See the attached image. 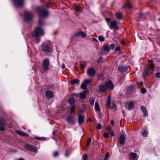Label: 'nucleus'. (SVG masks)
Listing matches in <instances>:
<instances>
[{"instance_id": "41", "label": "nucleus", "mask_w": 160, "mask_h": 160, "mask_svg": "<svg viewBox=\"0 0 160 160\" xmlns=\"http://www.w3.org/2000/svg\"><path fill=\"white\" fill-rule=\"evenodd\" d=\"M142 135L144 137H147L148 135V133L145 130L143 131L142 132Z\"/></svg>"}, {"instance_id": "32", "label": "nucleus", "mask_w": 160, "mask_h": 160, "mask_svg": "<svg viewBox=\"0 0 160 160\" xmlns=\"http://www.w3.org/2000/svg\"><path fill=\"white\" fill-rule=\"evenodd\" d=\"M126 7L127 8H132V5L129 3H126L124 6H123V7Z\"/></svg>"}, {"instance_id": "5", "label": "nucleus", "mask_w": 160, "mask_h": 160, "mask_svg": "<svg viewBox=\"0 0 160 160\" xmlns=\"http://www.w3.org/2000/svg\"><path fill=\"white\" fill-rule=\"evenodd\" d=\"M33 17V14L31 12H26L24 13V20L26 22L31 20Z\"/></svg>"}, {"instance_id": "33", "label": "nucleus", "mask_w": 160, "mask_h": 160, "mask_svg": "<svg viewBox=\"0 0 160 160\" xmlns=\"http://www.w3.org/2000/svg\"><path fill=\"white\" fill-rule=\"evenodd\" d=\"M35 138L37 140H44L45 138L44 137H38L37 136H35Z\"/></svg>"}, {"instance_id": "28", "label": "nucleus", "mask_w": 160, "mask_h": 160, "mask_svg": "<svg viewBox=\"0 0 160 160\" xmlns=\"http://www.w3.org/2000/svg\"><path fill=\"white\" fill-rule=\"evenodd\" d=\"M5 124V119L3 118H0V125L3 126Z\"/></svg>"}, {"instance_id": "60", "label": "nucleus", "mask_w": 160, "mask_h": 160, "mask_svg": "<svg viewBox=\"0 0 160 160\" xmlns=\"http://www.w3.org/2000/svg\"><path fill=\"white\" fill-rule=\"evenodd\" d=\"M120 50V48L118 47H116L115 49V51H119Z\"/></svg>"}, {"instance_id": "1", "label": "nucleus", "mask_w": 160, "mask_h": 160, "mask_svg": "<svg viewBox=\"0 0 160 160\" xmlns=\"http://www.w3.org/2000/svg\"><path fill=\"white\" fill-rule=\"evenodd\" d=\"M36 10L39 18L38 21L39 25H42L43 24V22L41 21L40 20V18L47 17L49 13L46 10L43 9L42 7L38 8L36 9Z\"/></svg>"}, {"instance_id": "6", "label": "nucleus", "mask_w": 160, "mask_h": 160, "mask_svg": "<svg viewBox=\"0 0 160 160\" xmlns=\"http://www.w3.org/2000/svg\"><path fill=\"white\" fill-rule=\"evenodd\" d=\"M108 26L109 29L111 30L113 29L117 30L118 28L117 23L115 20L111 22L109 24H108Z\"/></svg>"}, {"instance_id": "25", "label": "nucleus", "mask_w": 160, "mask_h": 160, "mask_svg": "<svg viewBox=\"0 0 160 160\" xmlns=\"http://www.w3.org/2000/svg\"><path fill=\"white\" fill-rule=\"evenodd\" d=\"M73 9L76 11H82L80 8L78 6L76 5H74Z\"/></svg>"}, {"instance_id": "56", "label": "nucleus", "mask_w": 160, "mask_h": 160, "mask_svg": "<svg viewBox=\"0 0 160 160\" xmlns=\"http://www.w3.org/2000/svg\"><path fill=\"white\" fill-rule=\"evenodd\" d=\"M134 86L133 85L130 86L129 87V89H134Z\"/></svg>"}, {"instance_id": "18", "label": "nucleus", "mask_w": 160, "mask_h": 160, "mask_svg": "<svg viewBox=\"0 0 160 160\" xmlns=\"http://www.w3.org/2000/svg\"><path fill=\"white\" fill-rule=\"evenodd\" d=\"M148 62L150 63L149 64V68L151 70L153 71L155 67V65L153 63V61L152 60H149Z\"/></svg>"}, {"instance_id": "22", "label": "nucleus", "mask_w": 160, "mask_h": 160, "mask_svg": "<svg viewBox=\"0 0 160 160\" xmlns=\"http://www.w3.org/2000/svg\"><path fill=\"white\" fill-rule=\"evenodd\" d=\"M130 158L131 160H134L137 157V154L134 152H132L129 154Z\"/></svg>"}, {"instance_id": "54", "label": "nucleus", "mask_w": 160, "mask_h": 160, "mask_svg": "<svg viewBox=\"0 0 160 160\" xmlns=\"http://www.w3.org/2000/svg\"><path fill=\"white\" fill-rule=\"evenodd\" d=\"M5 130V128L3 126L2 127L0 126V131H4Z\"/></svg>"}, {"instance_id": "8", "label": "nucleus", "mask_w": 160, "mask_h": 160, "mask_svg": "<svg viewBox=\"0 0 160 160\" xmlns=\"http://www.w3.org/2000/svg\"><path fill=\"white\" fill-rule=\"evenodd\" d=\"M25 148L31 152H37L38 150L37 147L36 146L32 145L27 144L25 146Z\"/></svg>"}, {"instance_id": "31", "label": "nucleus", "mask_w": 160, "mask_h": 160, "mask_svg": "<svg viewBox=\"0 0 160 160\" xmlns=\"http://www.w3.org/2000/svg\"><path fill=\"white\" fill-rule=\"evenodd\" d=\"M89 100L90 101V103L91 105L92 106H93L94 103L95 99L91 97L89 98Z\"/></svg>"}, {"instance_id": "9", "label": "nucleus", "mask_w": 160, "mask_h": 160, "mask_svg": "<svg viewBox=\"0 0 160 160\" xmlns=\"http://www.w3.org/2000/svg\"><path fill=\"white\" fill-rule=\"evenodd\" d=\"M67 120L68 122L70 124H73L76 121L77 119L74 118V116H69L67 117Z\"/></svg>"}, {"instance_id": "36", "label": "nucleus", "mask_w": 160, "mask_h": 160, "mask_svg": "<svg viewBox=\"0 0 160 160\" xmlns=\"http://www.w3.org/2000/svg\"><path fill=\"white\" fill-rule=\"evenodd\" d=\"M109 48L110 49V50H112L113 49L115 46V45L113 43H111L110 44L109 46Z\"/></svg>"}, {"instance_id": "61", "label": "nucleus", "mask_w": 160, "mask_h": 160, "mask_svg": "<svg viewBox=\"0 0 160 160\" xmlns=\"http://www.w3.org/2000/svg\"><path fill=\"white\" fill-rule=\"evenodd\" d=\"M61 68H65V65L63 63L62 64Z\"/></svg>"}, {"instance_id": "27", "label": "nucleus", "mask_w": 160, "mask_h": 160, "mask_svg": "<svg viewBox=\"0 0 160 160\" xmlns=\"http://www.w3.org/2000/svg\"><path fill=\"white\" fill-rule=\"evenodd\" d=\"M128 110H132L133 108L134 104L132 102H130L128 104Z\"/></svg>"}, {"instance_id": "26", "label": "nucleus", "mask_w": 160, "mask_h": 160, "mask_svg": "<svg viewBox=\"0 0 160 160\" xmlns=\"http://www.w3.org/2000/svg\"><path fill=\"white\" fill-rule=\"evenodd\" d=\"M95 109L97 111H100V108L99 103L97 102H96L95 103Z\"/></svg>"}, {"instance_id": "21", "label": "nucleus", "mask_w": 160, "mask_h": 160, "mask_svg": "<svg viewBox=\"0 0 160 160\" xmlns=\"http://www.w3.org/2000/svg\"><path fill=\"white\" fill-rule=\"evenodd\" d=\"M127 69L126 67L124 66H120L118 68V70L121 72H125Z\"/></svg>"}, {"instance_id": "37", "label": "nucleus", "mask_w": 160, "mask_h": 160, "mask_svg": "<svg viewBox=\"0 0 160 160\" xmlns=\"http://www.w3.org/2000/svg\"><path fill=\"white\" fill-rule=\"evenodd\" d=\"M109 48V47L108 45L105 46L103 47V49L105 51L108 52L110 50V49Z\"/></svg>"}, {"instance_id": "29", "label": "nucleus", "mask_w": 160, "mask_h": 160, "mask_svg": "<svg viewBox=\"0 0 160 160\" xmlns=\"http://www.w3.org/2000/svg\"><path fill=\"white\" fill-rule=\"evenodd\" d=\"M116 16L117 18L118 19H121L122 18V15L121 13L120 12L116 13Z\"/></svg>"}, {"instance_id": "16", "label": "nucleus", "mask_w": 160, "mask_h": 160, "mask_svg": "<svg viewBox=\"0 0 160 160\" xmlns=\"http://www.w3.org/2000/svg\"><path fill=\"white\" fill-rule=\"evenodd\" d=\"M125 141V137L124 134H121L120 135L119 138V142L120 144L121 145L124 144Z\"/></svg>"}, {"instance_id": "50", "label": "nucleus", "mask_w": 160, "mask_h": 160, "mask_svg": "<svg viewBox=\"0 0 160 160\" xmlns=\"http://www.w3.org/2000/svg\"><path fill=\"white\" fill-rule=\"evenodd\" d=\"M22 136H29V134L27 133L23 132H22Z\"/></svg>"}, {"instance_id": "52", "label": "nucleus", "mask_w": 160, "mask_h": 160, "mask_svg": "<svg viewBox=\"0 0 160 160\" xmlns=\"http://www.w3.org/2000/svg\"><path fill=\"white\" fill-rule=\"evenodd\" d=\"M88 158V156L87 154H85L83 157V160H87Z\"/></svg>"}, {"instance_id": "42", "label": "nucleus", "mask_w": 160, "mask_h": 160, "mask_svg": "<svg viewBox=\"0 0 160 160\" xmlns=\"http://www.w3.org/2000/svg\"><path fill=\"white\" fill-rule=\"evenodd\" d=\"M102 128V126L99 123H98L97 126L96 128L98 129H101Z\"/></svg>"}, {"instance_id": "59", "label": "nucleus", "mask_w": 160, "mask_h": 160, "mask_svg": "<svg viewBox=\"0 0 160 160\" xmlns=\"http://www.w3.org/2000/svg\"><path fill=\"white\" fill-rule=\"evenodd\" d=\"M138 84L139 85L141 86L143 84V82H138Z\"/></svg>"}, {"instance_id": "63", "label": "nucleus", "mask_w": 160, "mask_h": 160, "mask_svg": "<svg viewBox=\"0 0 160 160\" xmlns=\"http://www.w3.org/2000/svg\"><path fill=\"white\" fill-rule=\"evenodd\" d=\"M146 91H141V92L142 94L145 93Z\"/></svg>"}, {"instance_id": "20", "label": "nucleus", "mask_w": 160, "mask_h": 160, "mask_svg": "<svg viewBox=\"0 0 160 160\" xmlns=\"http://www.w3.org/2000/svg\"><path fill=\"white\" fill-rule=\"evenodd\" d=\"M80 82V81L78 79H75L72 80L70 81V83L71 85H77Z\"/></svg>"}, {"instance_id": "24", "label": "nucleus", "mask_w": 160, "mask_h": 160, "mask_svg": "<svg viewBox=\"0 0 160 160\" xmlns=\"http://www.w3.org/2000/svg\"><path fill=\"white\" fill-rule=\"evenodd\" d=\"M69 103L71 105H72L74 104L75 102V100L74 98H71L68 100Z\"/></svg>"}, {"instance_id": "64", "label": "nucleus", "mask_w": 160, "mask_h": 160, "mask_svg": "<svg viewBox=\"0 0 160 160\" xmlns=\"http://www.w3.org/2000/svg\"><path fill=\"white\" fill-rule=\"evenodd\" d=\"M92 39L94 41H96V42H98L96 38H92Z\"/></svg>"}, {"instance_id": "17", "label": "nucleus", "mask_w": 160, "mask_h": 160, "mask_svg": "<svg viewBox=\"0 0 160 160\" xmlns=\"http://www.w3.org/2000/svg\"><path fill=\"white\" fill-rule=\"evenodd\" d=\"M140 108L142 112L143 113V116L145 117L146 116H148V112L147 110L145 107L143 106H141L140 107Z\"/></svg>"}, {"instance_id": "2", "label": "nucleus", "mask_w": 160, "mask_h": 160, "mask_svg": "<svg viewBox=\"0 0 160 160\" xmlns=\"http://www.w3.org/2000/svg\"><path fill=\"white\" fill-rule=\"evenodd\" d=\"M33 36L38 37L44 35V32L40 27H38L36 28L34 31L32 33Z\"/></svg>"}, {"instance_id": "23", "label": "nucleus", "mask_w": 160, "mask_h": 160, "mask_svg": "<svg viewBox=\"0 0 160 160\" xmlns=\"http://www.w3.org/2000/svg\"><path fill=\"white\" fill-rule=\"evenodd\" d=\"M151 73V72H150V70L147 69L146 67H145L144 68V71L143 73V74L146 76H148Z\"/></svg>"}, {"instance_id": "15", "label": "nucleus", "mask_w": 160, "mask_h": 160, "mask_svg": "<svg viewBox=\"0 0 160 160\" xmlns=\"http://www.w3.org/2000/svg\"><path fill=\"white\" fill-rule=\"evenodd\" d=\"M74 36L76 37H78L81 36L82 38H84L86 36V34L84 32L81 31L75 33L74 34Z\"/></svg>"}, {"instance_id": "13", "label": "nucleus", "mask_w": 160, "mask_h": 160, "mask_svg": "<svg viewBox=\"0 0 160 160\" xmlns=\"http://www.w3.org/2000/svg\"><path fill=\"white\" fill-rule=\"evenodd\" d=\"M78 115V124L80 125L83 123L84 121V118L81 113H79Z\"/></svg>"}, {"instance_id": "3", "label": "nucleus", "mask_w": 160, "mask_h": 160, "mask_svg": "<svg viewBox=\"0 0 160 160\" xmlns=\"http://www.w3.org/2000/svg\"><path fill=\"white\" fill-rule=\"evenodd\" d=\"M114 86L112 82L110 81L106 82L105 85H102L100 86L99 90H105L107 89H113Z\"/></svg>"}, {"instance_id": "43", "label": "nucleus", "mask_w": 160, "mask_h": 160, "mask_svg": "<svg viewBox=\"0 0 160 160\" xmlns=\"http://www.w3.org/2000/svg\"><path fill=\"white\" fill-rule=\"evenodd\" d=\"M75 108V106H72L71 107L70 111V113H72L73 112H74V110Z\"/></svg>"}, {"instance_id": "4", "label": "nucleus", "mask_w": 160, "mask_h": 160, "mask_svg": "<svg viewBox=\"0 0 160 160\" xmlns=\"http://www.w3.org/2000/svg\"><path fill=\"white\" fill-rule=\"evenodd\" d=\"M14 6L17 8H21L25 4L24 0H12Z\"/></svg>"}, {"instance_id": "40", "label": "nucleus", "mask_w": 160, "mask_h": 160, "mask_svg": "<svg viewBox=\"0 0 160 160\" xmlns=\"http://www.w3.org/2000/svg\"><path fill=\"white\" fill-rule=\"evenodd\" d=\"M126 94L128 97H130L132 94L131 91H127Z\"/></svg>"}, {"instance_id": "58", "label": "nucleus", "mask_w": 160, "mask_h": 160, "mask_svg": "<svg viewBox=\"0 0 160 160\" xmlns=\"http://www.w3.org/2000/svg\"><path fill=\"white\" fill-rule=\"evenodd\" d=\"M65 155L67 157H68L69 155L68 152L67 151H66V153L65 154Z\"/></svg>"}, {"instance_id": "49", "label": "nucleus", "mask_w": 160, "mask_h": 160, "mask_svg": "<svg viewBox=\"0 0 160 160\" xmlns=\"http://www.w3.org/2000/svg\"><path fill=\"white\" fill-rule=\"evenodd\" d=\"M103 136L104 138H108L109 137V134L107 133H105L103 134Z\"/></svg>"}, {"instance_id": "34", "label": "nucleus", "mask_w": 160, "mask_h": 160, "mask_svg": "<svg viewBox=\"0 0 160 160\" xmlns=\"http://www.w3.org/2000/svg\"><path fill=\"white\" fill-rule=\"evenodd\" d=\"M98 39L100 41L102 42H103L105 40L103 36H99L98 37Z\"/></svg>"}, {"instance_id": "11", "label": "nucleus", "mask_w": 160, "mask_h": 160, "mask_svg": "<svg viewBox=\"0 0 160 160\" xmlns=\"http://www.w3.org/2000/svg\"><path fill=\"white\" fill-rule=\"evenodd\" d=\"M42 48L43 51L45 52H50L51 51V48L46 44H43L42 46Z\"/></svg>"}, {"instance_id": "62", "label": "nucleus", "mask_w": 160, "mask_h": 160, "mask_svg": "<svg viewBox=\"0 0 160 160\" xmlns=\"http://www.w3.org/2000/svg\"><path fill=\"white\" fill-rule=\"evenodd\" d=\"M111 123L112 125H113L114 124V121L113 120H112L111 122Z\"/></svg>"}, {"instance_id": "57", "label": "nucleus", "mask_w": 160, "mask_h": 160, "mask_svg": "<svg viewBox=\"0 0 160 160\" xmlns=\"http://www.w3.org/2000/svg\"><path fill=\"white\" fill-rule=\"evenodd\" d=\"M106 91H98V93H101L102 92H105Z\"/></svg>"}, {"instance_id": "14", "label": "nucleus", "mask_w": 160, "mask_h": 160, "mask_svg": "<svg viewBox=\"0 0 160 160\" xmlns=\"http://www.w3.org/2000/svg\"><path fill=\"white\" fill-rule=\"evenodd\" d=\"M95 73V69L93 68H89L87 72V74L90 76H93Z\"/></svg>"}, {"instance_id": "30", "label": "nucleus", "mask_w": 160, "mask_h": 160, "mask_svg": "<svg viewBox=\"0 0 160 160\" xmlns=\"http://www.w3.org/2000/svg\"><path fill=\"white\" fill-rule=\"evenodd\" d=\"M98 80L103 81L104 79V77L102 74H99L98 75Z\"/></svg>"}, {"instance_id": "55", "label": "nucleus", "mask_w": 160, "mask_h": 160, "mask_svg": "<svg viewBox=\"0 0 160 160\" xmlns=\"http://www.w3.org/2000/svg\"><path fill=\"white\" fill-rule=\"evenodd\" d=\"M53 155L54 157H56L58 155V152H55L54 154Z\"/></svg>"}, {"instance_id": "39", "label": "nucleus", "mask_w": 160, "mask_h": 160, "mask_svg": "<svg viewBox=\"0 0 160 160\" xmlns=\"http://www.w3.org/2000/svg\"><path fill=\"white\" fill-rule=\"evenodd\" d=\"M159 72L156 73L155 74V76L157 78H160V68L159 69Z\"/></svg>"}, {"instance_id": "10", "label": "nucleus", "mask_w": 160, "mask_h": 160, "mask_svg": "<svg viewBox=\"0 0 160 160\" xmlns=\"http://www.w3.org/2000/svg\"><path fill=\"white\" fill-rule=\"evenodd\" d=\"M91 82V80L89 79L85 80L81 85V88L83 89H86L87 85L90 83Z\"/></svg>"}, {"instance_id": "46", "label": "nucleus", "mask_w": 160, "mask_h": 160, "mask_svg": "<svg viewBox=\"0 0 160 160\" xmlns=\"http://www.w3.org/2000/svg\"><path fill=\"white\" fill-rule=\"evenodd\" d=\"M80 67L82 69H83L85 68L84 64L81 63H80Z\"/></svg>"}, {"instance_id": "47", "label": "nucleus", "mask_w": 160, "mask_h": 160, "mask_svg": "<svg viewBox=\"0 0 160 160\" xmlns=\"http://www.w3.org/2000/svg\"><path fill=\"white\" fill-rule=\"evenodd\" d=\"M116 105L115 104V103H112V106L111 107H110V108L111 109L113 108H116Z\"/></svg>"}, {"instance_id": "35", "label": "nucleus", "mask_w": 160, "mask_h": 160, "mask_svg": "<svg viewBox=\"0 0 160 160\" xmlns=\"http://www.w3.org/2000/svg\"><path fill=\"white\" fill-rule=\"evenodd\" d=\"M110 102L111 99L110 98H108V101L107 102V105L108 108H110Z\"/></svg>"}, {"instance_id": "48", "label": "nucleus", "mask_w": 160, "mask_h": 160, "mask_svg": "<svg viewBox=\"0 0 160 160\" xmlns=\"http://www.w3.org/2000/svg\"><path fill=\"white\" fill-rule=\"evenodd\" d=\"M46 89H53V86H51V85L49 86L48 87L47 86V88H46Z\"/></svg>"}, {"instance_id": "38", "label": "nucleus", "mask_w": 160, "mask_h": 160, "mask_svg": "<svg viewBox=\"0 0 160 160\" xmlns=\"http://www.w3.org/2000/svg\"><path fill=\"white\" fill-rule=\"evenodd\" d=\"M23 132L20 130H16L15 131V132L18 134L22 136Z\"/></svg>"}, {"instance_id": "19", "label": "nucleus", "mask_w": 160, "mask_h": 160, "mask_svg": "<svg viewBox=\"0 0 160 160\" xmlns=\"http://www.w3.org/2000/svg\"><path fill=\"white\" fill-rule=\"evenodd\" d=\"M45 94L47 97L50 98H52L54 96V93L52 91H47Z\"/></svg>"}, {"instance_id": "45", "label": "nucleus", "mask_w": 160, "mask_h": 160, "mask_svg": "<svg viewBox=\"0 0 160 160\" xmlns=\"http://www.w3.org/2000/svg\"><path fill=\"white\" fill-rule=\"evenodd\" d=\"M109 133L111 135V136H113L114 135V133L113 131L111 130V129H110L109 131Z\"/></svg>"}, {"instance_id": "51", "label": "nucleus", "mask_w": 160, "mask_h": 160, "mask_svg": "<svg viewBox=\"0 0 160 160\" xmlns=\"http://www.w3.org/2000/svg\"><path fill=\"white\" fill-rule=\"evenodd\" d=\"M91 141V138H89L88 140L87 141V146H88L90 144V143Z\"/></svg>"}, {"instance_id": "44", "label": "nucleus", "mask_w": 160, "mask_h": 160, "mask_svg": "<svg viewBox=\"0 0 160 160\" xmlns=\"http://www.w3.org/2000/svg\"><path fill=\"white\" fill-rule=\"evenodd\" d=\"M109 153L107 152L105 155V157L104 158L106 160H107L108 158L109 157Z\"/></svg>"}, {"instance_id": "53", "label": "nucleus", "mask_w": 160, "mask_h": 160, "mask_svg": "<svg viewBox=\"0 0 160 160\" xmlns=\"http://www.w3.org/2000/svg\"><path fill=\"white\" fill-rule=\"evenodd\" d=\"M105 20L107 22V23H108L109 22L111 21V19L110 18H105Z\"/></svg>"}, {"instance_id": "12", "label": "nucleus", "mask_w": 160, "mask_h": 160, "mask_svg": "<svg viewBox=\"0 0 160 160\" xmlns=\"http://www.w3.org/2000/svg\"><path fill=\"white\" fill-rule=\"evenodd\" d=\"M88 91H84L80 93L78 95L76 94H74V95H76L77 96H79L81 99H85L86 98V93H87Z\"/></svg>"}, {"instance_id": "7", "label": "nucleus", "mask_w": 160, "mask_h": 160, "mask_svg": "<svg viewBox=\"0 0 160 160\" xmlns=\"http://www.w3.org/2000/svg\"><path fill=\"white\" fill-rule=\"evenodd\" d=\"M50 64V62L48 59H45L43 61V65L42 69L45 71L48 70L49 68V65Z\"/></svg>"}]
</instances>
